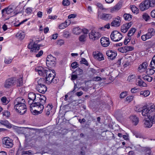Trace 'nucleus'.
<instances>
[{
  "label": "nucleus",
  "mask_w": 155,
  "mask_h": 155,
  "mask_svg": "<svg viewBox=\"0 0 155 155\" xmlns=\"http://www.w3.org/2000/svg\"><path fill=\"white\" fill-rule=\"evenodd\" d=\"M14 108L21 115L24 114L27 111L25 100L22 97L16 98L14 101Z\"/></svg>",
  "instance_id": "obj_1"
},
{
  "label": "nucleus",
  "mask_w": 155,
  "mask_h": 155,
  "mask_svg": "<svg viewBox=\"0 0 155 155\" xmlns=\"http://www.w3.org/2000/svg\"><path fill=\"white\" fill-rule=\"evenodd\" d=\"M32 40L30 41L28 45V48L30 49V51L35 54L37 53L36 55L37 57H39V40Z\"/></svg>",
  "instance_id": "obj_2"
},
{
  "label": "nucleus",
  "mask_w": 155,
  "mask_h": 155,
  "mask_svg": "<svg viewBox=\"0 0 155 155\" xmlns=\"http://www.w3.org/2000/svg\"><path fill=\"white\" fill-rule=\"evenodd\" d=\"M51 71L54 74H51V71H49L48 75L46 76L45 78H42L39 79V81H43V82H45L47 84H49L52 81V80L53 79L54 76L56 75L55 71L54 70H51Z\"/></svg>",
  "instance_id": "obj_3"
},
{
  "label": "nucleus",
  "mask_w": 155,
  "mask_h": 155,
  "mask_svg": "<svg viewBox=\"0 0 155 155\" xmlns=\"http://www.w3.org/2000/svg\"><path fill=\"white\" fill-rule=\"evenodd\" d=\"M111 40L114 41H118L122 38V35L117 31H113L110 35Z\"/></svg>",
  "instance_id": "obj_4"
},
{
  "label": "nucleus",
  "mask_w": 155,
  "mask_h": 155,
  "mask_svg": "<svg viewBox=\"0 0 155 155\" xmlns=\"http://www.w3.org/2000/svg\"><path fill=\"white\" fill-rule=\"evenodd\" d=\"M3 143L5 146V147L7 148H11L13 145V141L8 137H4L3 140Z\"/></svg>",
  "instance_id": "obj_5"
},
{
  "label": "nucleus",
  "mask_w": 155,
  "mask_h": 155,
  "mask_svg": "<svg viewBox=\"0 0 155 155\" xmlns=\"http://www.w3.org/2000/svg\"><path fill=\"white\" fill-rule=\"evenodd\" d=\"M56 60L55 58L53 57L51 54L49 55L47 58L46 63L48 67H49L50 65L52 67H54L55 65Z\"/></svg>",
  "instance_id": "obj_6"
},
{
  "label": "nucleus",
  "mask_w": 155,
  "mask_h": 155,
  "mask_svg": "<svg viewBox=\"0 0 155 155\" xmlns=\"http://www.w3.org/2000/svg\"><path fill=\"white\" fill-rule=\"evenodd\" d=\"M16 80L15 78H11L7 79L5 81L4 87L5 88H9L16 84Z\"/></svg>",
  "instance_id": "obj_7"
},
{
  "label": "nucleus",
  "mask_w": 155,
  "mask_h": 155,
  "mask_svg": "<svg viewBox=\"0 0 155 155\" xmlns=\"http://www.w3.org/2000/svg\"><path fill=\"white\" fill-rule=\"evenodd\" d=\"M90 39L92 40H95L98 39L101 36V34L99 32L92 30L89 34Z\"/></svg>",
  "instance_id": "obj_8"
},
{
  "label": "nucleus",
  "mask_w": 155,
  "mask_h": 155,
  "mask_svg": "<svg viewBox=\"0 0 155 155\" xmlns=\"http://www.w3.org/2000/svg\"><path fill=\"white\" fill-rule=\"evenodd\" d=\"M13 8L11 6L6 8L2 10V17L5 18L7 16V15H9L13 12Z\"/></svg>",
  "instance_id": "obj_9"
},
{
  "label": "nucleus",
  "mask_w": 155,
  "mask_h": 155,
  "mask_svg": "<svg viewBox=\"0 0 155 155\" xmlns=\"http://www.w3.org/2000/svg\"><path fill=\"white\" fill-rule=\"evenodd\" d=\"M155 109V105L152 104L150 107L147 108H145V109L143 110L142 113L144 116H148L149 114L153 113Z\"/></svg>",
  "instance_id": "obj_10"
},
{
  "label": "nucleus",
  "mask_w": 155,
  "mask_h": 155,
  "mask_svg": "<svg viewBox=\"0 0 155 155\" xmlns=\"http://www.w3.org/2000/svg\"><path fill=\"white\" fill-rule=\"evenodd\" d=\"M149 3L148 0H146L142 2L139 5L140 9L142 11H143L148 9L150 7Z\"/></svg>",
  "instance_id": "obj_11"
},
{
  "label": "nucleus",
  "mask_w": 155,
  "mask_h": 155,
  "mask_svg": "<svg viewBox=\"0 0 155 155\" xmlns=\"http://www.w3.org/2000/svg\"><path fill=\"white\" fill-rule=\"evenodd\" d=\"M97 16L101 19L105 21L110 20L112 17L110 14L105 13H102L101 15L98 13Z\"/></svg>",
  "instance_id": "obj_12"
},
{
  "label": "nucleus",
  "mask_w": 155,
  "mask_h": 155,
  "mask_svg": "<svg viewBox=\"0 0 155 155\" xmlns=\"http://www.w3.org/2000/svg\"><path fill=\"white\" fill-rule=\"evenodd\" d=\"M121 22V18L119 16H117L111 23L112 26L118 27L120 26Z\"/></svg>",
  "instance_id": "obj_13"
},
{
  "label": "nucleus",
  "mask_w": 155,
  "mask_h": 155,
  "mask_svg": "<svg viewBox=\"0 0 155 155\" xmlns=\"http://www.w3.org/2000/svg\"><path fill=\"white\" fill-rule=\"evenodd\" d=\"M100 42L101 45L104 47H107L110 44L109 38L104 37L101 38Z\"/></svg>",
  "instance_id": "obj_14"
},
{
  "label": "nucleus",
  "mask_w": 155,
  "mask_h": 155,
  "mask_svg": "<svg viewBox=\"0 0 155 155\" xmlns=\"http://www.w3.org/2000/svg\"><path fill=\"white\" fill-rule=\"evenodd\" d=\"M106 54L108 57V58L111 60L114 59L117 55L116 51L112 50L107 51L106 52Z\"/></svg>",
  "instance_id": "obj_15"
},
{
  "label": "nucleus",
  "mask_w": 155,
  "mask_h": 155,
  "mask_svg": "<svg viewBox=\"0 0 155 155\" xmlns=\"http://www.w3.org/2000/svg\"><path fill=\"white\" fill-rule=\"evenodd\" d=\"M50 71H47L45 68L39 66V76L45 77L49 73Z\"/></svg>",
  "instance_id": "obj_16"
},
{
  "label": "nucleus",
  "mask_w": 155,
  "mask_h": 155,
  "mask_svg": "<svg viewBox=\"0 0 155 155\" xmlns=\"http://www.w3.org/2000/svg\"><path fill=\"white\" fill-rule=\"evenodd\" d=\"M148 66V64L147 62H144L143 63L139 66L138 71L141 73L144 72L147 69Z\"/></svg>",
  "instance_id": "obj_17"
},
{
  "label": "nucleus",
  "mask_w": 155,
  "mask_h": 155,
  "mask_svg": "<svg viewBox=\"0 0 155 155\" xmlns=\"http://www.w3.org/2000/svg\"><path fill=\"white\" fill-rule=\"evenodd\" d=\"M132 25L131 22L123 25L121 27V31L124 33H126Z\"/></svg>",
  "instance_id": "obj_18"
},
{
  "label": "nucleus",
  "mask_w": 155,
  "mask_h": 155,
  "mask_svg": "<svg viewBox=\"0 0 155 155\" xmlns=\"http://www.w3.org/2000/svg\"><path fill=\"white\" fill-rule=\"evenodd\" d=\"M134 48L131 46H126L119 49L120 51L122 53H126L127 51H132Z\"/></svg>",
  "instance_id": "obj_19"
},
{
  "label": "nucleus",
  "mask_w": 155,
  "mask_h": 155,
  "mask_svg": "<svg viewBox=\"0 0 155 155\" xmlns=\"http://www.w3.org/2000/svg\"><path fill=\"white\" fill-rule=\"evenodd\" d=\"M36 101L34 102H31L30 101H28V103L30 105V108H35L38 109L39 108V102L38 101Z\"/></svg>",
  "instance_id": "obj_20"
},
{
  "label": "nucleus",
  "mask_w": 155,
  "mask_h": 155,
  "mask_svg": "<svg viewBox=\"0 0 155 155\" xmlns=\"http://www.w3.org/2000/svg\"><path fill=\"white\" fill-rule=\"evenodd\" d=\"M46 98L45 97H43V99H39V108L41 110H39V114L42 113V110L44 108V105L45 104Z\"/></svg>",
  "instance_id": "obj_21"
},
{
  "label": "nucleus",
  "mask_w": 155,
  "mask_h": 155,
  "mask_svg": "<svg viewBox=\"0 0 155 155\" xmlns=\"http://www.w3.org/2000/svg\"><path fill=\"white\" fill-rule=\"evenodd\" d=\"M0 123L9 129L11 128L13 126V125L9 123L8 120H1L0 121Z\"/></svg>",
  "instance_id": "obj_22"
},
{
  "label": "nucleus",
  "mask_w": 155,
  "mask_h": 155,
  "mask_svg": "<svg viewBox=\"0 0 155 155\" xmlns=\"http://www.w3.org/2000/svg\"><path fill=\"white\" fill-rule=\"evenodd\" d=\"M28 97L29 99L28 101H30L31 102H34L36 101V96L33 93H29L28 94Z\"/></svg>",
  "instance_id": "obj_23"
},
{
  "label": "nucleus",
  "mask_w": 155,
  "mask_h": 155,
  "mask_svg": "<svg viewBox=\"0 0 155 155\" xmlns=\"http://www.w3.org/2000/svg\"><path fill=\"white\" fill-rule=\"evenodd\" d=\"M122 5V2H119L111 9V12H113L119 10L121 8Z\"/></svg>",
  "instance_id": "obj_24"
},
{
  "label": "nucleus",
  "mask_w": 155,
  "mask_h": 155,
  "mask_svg": "<svg viewBox=\"0 0 155 155\" xmlns=\"http://www.w3.org/2000/svg\"><path fill=\"white\" fill-rule=\"evenodd\" d=\"M144 109H145V107H140L139 105H137L134 108V110L136 111L141 113L143 116L146 117V116H144L143 115V114L142 113H143V111L144 110H143Z\"/></svg>",
  "instance_id": "obj_25"
},
{
  "label": "nucleus",
  "mask_w": 155,
  "mask_h": 155,
  "mask_svg": "<svg viewBox=\"0 0 155 155\" xmlns=\"http://www.w3.org/2000/svg\"><path fill=\"white\" fill-rule=\"evenodd\" d=\"M25 36L24 32L21 31H19L16 35V37L20 40L23 39L24 38Z\"/></svg>",
  "instance_id": "obj_26"
},
{
  "label": "nucleus",
  "mask_w": 155,
  "mask_h": 155,
  "mask_svg": "<svg viewBox=\"0 0 155 155\" xmlns=\"http://www.w3.org/2000/svg\"><path fill=\"white\" fill-rule=\"evenodd\" d=\"M155 34L154 29L153 28H150L148 29V32L146 34L147 37L150 38L152 36H153Z\"/></svg>",
  "instance_id": "obj_27"
},
{
  "label": "nucleus",
  "mask_w": 155,
  "mask_h": 155,
  "mask_svg": "<svg viewBox=\"0 0 155 155\" xmlns=\"http://www.w3.org/2000/svg\"><path fill=\"white\" fill-rule=\"evenodd\" d=\"M47 90L46 86L44 84H39V93L44 94Z\"/></svg>",
  "instance_id": "obj_28"
},
{
  "label": "nucleus",
  "mask_w": 155,
  "mask_h": 155,
  "mask_svg": "<svg viewBox=\"0 0 155 155\" xmlns=\"http://www.w3.org/2000/svg\"><path fill=\"white\" fill-rule=\"evenodd\" d=\"M53 107V106L51 105L48 104L47 106V111L46 112V114L47 116L49 115H53V113H52L51 110Z\"/></svg>",
  "instance_id": "obj_29"
},
{
  "label": "nucleus",
  "mask_w": 155,
  "mask_h": 155,
  "mask_svg": "<svg viewBox=\"0 0 155 155\" xmlns=\"http://www.w3.org/2000/svg\"><path fill=\"white\" fill-rule=\"evenodd\" d=\"M136 84L140 87H146L147 84L141 79L137 81Z\"/></svg>",
  "instance_id": "obj_30"
},
{
  "label": "nucleus",
  "mask_w": 155,
  "mask_h": 155,
  "mask_svg": "<svg viewBox=\"0 0 155 155\" xmlns=\"http://www.w3.org/2000/svg\"><path fill=\"white\" fill-rule=\"evenodd\" d=\"M154 124L153 122L151 121L149 119L148 120H144V124L145 126L146 127H151L152 126L153 124Z\"/></svg>",
  "instance_id": "obj_31"
},
{
  "label": "nucleus",
  "mask_w": 155,
  "mask_h": 155,
  "mask_svg": "<svg viewBox=\"0 0 155 155\" xmlns=\"http://www.w3.org/2000/svg\"><path fill=\"white\" fill-rule=\"evenodd\" d=\"M146 116L150 120L153 122L154 124L155 123V111Z\"/></svg>",
  "instance_id": "obj_32"
},
{
  "label": "nucleus",
  "mask_w": 155,
  "mask_h": 155,
  "mask_svg": "<svg viewBox=\"0 0 155 155\" xmlns=\"http://www.w3.org/2000/svg\"><path fill=\"white\" fill-rule=\"evenodd\" d=\"M150 94V91L149 90H147L141 91L140 92V95H143L145 97H147L149 96Z\"/></svg>",
  "instance_id": "obj_33"
},
{
  "label": "nucleus",
  "mask_w": 155,
  "mask_h": 155,
  "mask_svg": "<svg viewBox=\"0 0 155 155\" xmlns=\"http://www.w3.org/2000/svg\"><path fill=\"white\" fill-rule=\"evenodd\" d=\"M130 119L134 125H136L138 123L139 119L136 116H132L130 117Z\"/></svg>",
  "instance_id": "obj_34"
},
{
  "label": "nucleus",
  "mask_w": 155,
  "mask_h": 155,
  "mask_svg": "<svg viewBox=\"0 0 155 155\" xmlns=\"http://www.w3.org/2000/svg\"><path fill=\"white\" fill-rule=\"evenodd\" d=\"M82 30L79 27H76L74 28L72 32L74 34L78 35L81 32Z\"/></svg>",
  "instance_id": "obj_35"
},
{
  "label": "nucleus",
  "mask_w": 155,
  "mask_h": 155,
  "mask_svg": "<svg viewBox=\"0 0 155 155\" xmlns=\"http://www.w3.org/2000/svg\"><path fill=\"white\" fill-rule=\"evenodd\" d=\"M20 153L21 155H29L33 154V152L31 150L25 151L23 150H21Z\"/></svg>",
  "instance_id": "obj_36"
},
{
  "label": "nucleus",
  "mask_w": 155,
  "mask_h": 155,
  "mask_svg": "<svg viewBox=\"0 0 155 155\" xmlns=\"http://www.w3.org/2000/svg\"><path fill=\"white\" fill-rule=\"evenodd\" d=\"M124 17L126 20L130 21L132 19V16L129 14H125L124 15Z\"/></svg>",
  "instance_id": "obj_37"
},
{
  "label": "nucleus",
  "mask_w": 155,
  "mask_h": 155,
  "mask_svg": "<svg viewBox=\"0 0 155 155\" xmlns=\"http://www.w3.org/2000/svg\"><path fill=\"white\" fill-rule=\"evenodd\" d=\"M150 66L151 68H155V55L153 57L152 59Z\"/></svg>",
  "instance_id": "obj_38"
},
{
  "label": "nucleus",
  "mask_w": 155,
  "mask_h": 155,
  "mask_svg": "<svg viewBox=\"0 0 155 155\" xmlns=\"http://www.w3.org/2000/svg\"><path fill=\"white\" fill-rule=\"evenodd\" d=\"M135 78L136 76L135 75H131L128 77L127 80L129 82H132L135 80Z\"/></svg>",
  "instance_id": "obj_39"
},
{
  "label": "nucleus",
  "mask_w": 155,
  "mask_h": 155,
  "mask_svg": "<svg viewBox=\"0 0 155 155\" xmlns=\"http://www.w3.org/2000/svg\"><path fill=\"white\" fill-rule=\"evenodd\" d=\"M136 31V29L134 28H132L129 31L128 33V36H132Z\"/></svg>",
  "instance_id": "obj_40"
},
{
  "label": "nucleus",
  "mask_w": 155,
  "mask_h": 155,
  "mask_svg": "<svg viewBox=\"0 0 155 155\" xmlns=\"http://www.w3.org/2000/svg\"><path fill=\"white\" fill-rule=\"evenodd\" d=\"M142 18L146 21H147L150 18V16L146 13H144L142 15Z\"/></svg>",
  "instance_id": "obj_41"
},
{
  "label": "nucleus",
  "mask_w": 155,
  "mask_h": 155,
  "mask_svg": "<svg viewBox=\"0 0 155 155\" xmlns=\"http://www.w3.org/2000/svg\"><path fill=\"white\" fill-rule=\"evenodd\" d=\"M96 58L99 61L103 60L104 59L103 55L101 53H99L97 54Z\"/></svg>",
  "instance_id": "obj_42"
},
{
  "label": "nucleus",
  "mask_w": 155,
  "mask_h": 155,
  "mask_svg": "<svg viewBox=\"0 0 155 155\" xmlns=\"http://www.w3.org/2000/svg\"><path fill=\"white\" fill-rule=\"evenodd\" d=\"M146 153L145 155H153L150 149L149 148H145L144 150Z\"/></svg>",
  "instance_id": "obj_43"
},
{
  "label": "nucleus",
  "mask_w": 155,
  "mask_h": 155,
  "mask_svg": "<svg viewBox=\"0 0 155 155\" xmlns=\"http://www.w3.org/2000/svg\"><path fill=\"white\" fill-rule=\"evenodd\" d=\"M12 59L7 57L5 58L4 63L6 64H9L12 62Z\"/></svg>",
  "instance_id": "obj_44"
},
{
  "label": "nucleus",
  "mask_w": 155,
  "mask_h": 155,
  "mask_svg": "<svg viewBox=\"0 0 155 155\" xmlns=\"http://www.w3.org/2000/svg\"><path fill=\"white\" fill-rule=\"evenodd\" d=\"M16 83L17 86H20L22 85L23 81L21 78H20L18 79L17 81H16Z\"/></svg>",
  "instance_id": "obj_45"
},
{
  "label": "nucleus",
  "mask_w": 155,
  "mask_h": 155,
  "mask_svg": "<svg viewBox=\"0 0 155 155\" xmlns=\"http://www.w3.org/2000/svg\"><path fill=\"white\" fill-rule=\"evenodd\" d=\"M142 78L144 80L149 82L153 80V78L152 77L147 75L144 76L142 77Z\"/></svg>",
  "instance_id": "obj_46"
},
{
  "label": "nucleus",
  "mask_w": 155,
  "mask_h": 155,
  "mask_svg": "<svg viewBox=\"0 0 155 155\" xmlns=\"http://www.w3.org/2000/svg\"><path fill=\"white\" fill-rule=\"evenodd\" d=\"M132 12L134 13L137 14L139 12V9L135 6H132L131 8Z\"/></svg>",
  "instance_id": "obj_47"
},
{
  "label": "nucleus",
  "mask_w": 155,
  "mask_h": 155,
  "mask_svg": "<svg viewBox=\"0 0 155 155\" xmlns=\"http://www.w3.org/2000/svg\"><path fill=\"white\" fill-rule=\"evenodd\" d=\"M67 22L65 21V22L62 23L60 24L59 26V28L60 29H63L65 28L68 26V25L67 24Z\"/></svg>",
  "instance_id": "obj_48"
},
{
  "label": "nucleus",
  "mask_w": 155,
  "mask_h": 155,
  "mask_svg": "<svg viewBox=\"0 0 155 155\" xmlns=\"http://www.w3.org/2000/svg\"><path fill=\"white\" fill-rule=\"evenodd\" d=\"M83 71L82 70L80 69L79 68H78L74 72H73V73H75L76 74L78 75L79 74H81L82 73Z\"/></svg>",
  "instance_id": "obj_49"
},
{
  "label": "nucleus",
  "mask_w": 155,
  "mask_h": 155,
  "mask_svg": "<svg viewBox=\"0 0 155 155\" xmlns=\"http://www.w3.org/2000/svg\"><path fill=\"white\" fill-rule=\"evenodd\" d=\"M87 35H81L79 38V41L82 42H84L85 40V38Z\"/></svg>",
  "instance_id": "obj_50"
},
{
  "label": "nucleus",
  "mask_w": 155,
  "mask_h": 155,
  "mask_svg": "<svg viewBox=\"0 0 155 155\" xmlns=\"http://www.w3.org/2000/svg\"><path fill=\"white\" fill-rule=\"evenodd\" d=\"M22 11V8H21L20 6H18L16 8V10L14 12V13L17 15L18 14L20 13Z\"/></svg>",
  "instance_id": "obj_51"
},
{
  "label": "nucleus",
  "mask_w": 155,
  "mask_h": 155,
  "mask_svg": "<svg viewBox=\"0 0 155 155\" xmlns=\"http://www.w3.org/2000/svg\"><path fill=\"white\" fill-rule=\"evenodd\" d=\"M30 110L33 115H37L39 114V111L37 110V109L30 108Z\"/></svg>",
  "instance_id": "obj_52"
},
{
  "label": "nucleus",
  "mask_w": 155,
  "mask_h": 155,
  "mask_svg": "<svg viewBox=\"0 0 155 155\" xmlns=\"http://www.w3.org/2000/svg\"><path fill=\"white\" fill-rule=\"evenodd\" d=\"M95 4L100 9L102 10L105 9V8L103 7V5L101 3L97 2Z\"/></svg>",
  "instance_id": "obj_53"
},
{
  "label": "nucleus",
  "mask_w": 155,
  "mask_h": 155,
  "mask_svg": "<svg viewBox=\"0 0 155 155\" xmlns=\"http://www.w3.org/2000/svg\"><path fill=\"white\" fill-rule=\"evenodd\" d=\"M127 94V92L124 91L120 93V97L121 98H123L125 97Z\"/></svg>",
  "instance_id": "obj_54"
},
{
  "label": "nucleus",
  "mask_w": 155,
  "mask_h": 155,
  "mask_svg": "<svg viewBox=\"0 0 155 155\" xmlns=\"http://www.w3.org/2000/svg\"><path fill=\"white\" fill-rule=\"evenodd\" d=\"M2 102L5 104H6L8 103V101L7 100V98L5 97H2L1 99Z\"/></svg>",
  "instance_id": "obj_55"
},
{
  "label": "nucleus",
  "mask_w": 155,
  "mask_h": 155,
  "mask_svg": "<svg viewBox=\"0 0 155 155\" xmlns=\"http://www.w3.org/2000/svg\"><path fill=\"white\" fill-rule=\"evenodd\" d=\"M62 4L64 6H68L70 4V2L68 0H63Z\"/></svg>",
  "instance_id": "obj_56"
},
{
  "label": "nucleus",
  "mask_w": 155,
  "mask_h": 155,
  "mask_svg": "<svg viewBox=\"0 0 155 155\" xmlns=\"http://www.w3.org/2000/svg\"><path fill=\"white\" fill-rule=\"evenodd\" d=\"M139 89L136 88V87H134L131 89L130 91L132 93H135L138 92Z\"/></svg>",
  "instance_id": "obj_57"
},
{
  "label": "nucleus",
  "mask_w": 155,
  "mask_h": 155,
  "mask_svg": "<svg viewBox=\"0 0 155 155\" xmlns=\"http://www.w3.org/2000/svg\"><path fill=\"white\" fill-rule=\"evenodd\" d=\"M134 134L135 136L137 138H141L142 137V136L140 133L137 132H135L133 133Z\"/></svg>",
  "instance_id": "obj_58"
},
{
  "label": "nucleus",
  "mask_w": 155,
  "mask_h": 155,
  "mask_svg": "<svg viewBox=\"0 0 155 155\" xmlns=\"http://www.w3.org/2000/svg\"><path fill=\"white\" fill-rule=\"evenodd\" d=\"M148 1L150 2V7H153L155 4V0H148Z\"/></svg>",
  "instance_id": "obj_59"
},
{
  "label": "nucleus",
  "mask_w": 155,
  "mask_h": 155,
  "mask_svg": "<svg viewBox=\"0 0 155 155\" xmlns=\"http://www.w3.org/2000/svg\"><path fill=\"white\" fill-rule=\"evenodd\" d=\"M3 115L6 117H9L10 115V112L8 111H5L3 112Z\"/></svg>",
  "instance_id": "obj_60"
},
{
  "label": "nucleus",
  "mask_w": 155,
  "mask_h": 155,
  "mask_svg": "<svg viewBox=\"0 0 155 155\" xmlns=\"http://www.w3.org/2000/svg\"><path fill=\"white\" fill-rule=\"evenodd\" d=\"M78 65V63L76 62H73L71 64V67L73 68H75L77 67Z\"/></svg>",
  "instance_id": "obj_61"
},
{
  "label": "nucleus",
  "mask_w": 155,
  "mask_h": 155,
  "mask_svg": "<svg viewBox=\"0 0 155 155\" xmlns=\"http://www.w3.org/2000/svg\"><path fill=\"white\" fill-rule=\"evenodd\" d=\"M32 12V9L31 8H27L26 10V12L28 14H30Z\"/></svg>",
  "instance_id": "obj_62"
},
{
  "label": "nucleus",
  "mask_w": 155,
  "mask_h": 155,
  "mask_svg": "<svg viewBox=\"0 0 155 155\" xmlns=\"http://www.w3.org/2000/svg\"><path fill=\"white\" fill-rule=\"evenodd\" d=\"M147 37V35L146 34L145 35H142L141 36V38L143 41H145L147 39H149Z\"/></svg>",
  "instance_id": "obj_63"
},
{
  "label": "nucleus",
  "mask_w": 155,
  "mask_h": 155,
  "mask_svg": "<svg viewBox=\"0 0 155 155\" xmlns=\"http://www.w3.org/2000/svg\"><path fill=\"white\" fill-rule=\"evenodd\" d=\"M148 74L150 75H152L155 72V71L153 69H150L149 70V71H147Z\"/></svg>",
  "instance_id": "obj_64"
}]
</instances>
